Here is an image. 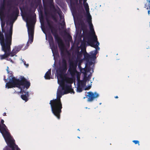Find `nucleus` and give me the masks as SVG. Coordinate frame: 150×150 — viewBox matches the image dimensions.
I'll return each instance as SVG.
<instances>
[{"instance_id": "f257e3e1", "label": "nucleus", "mask_w": 150, "mask_h": 150, "mask_svg": "<svg viewBox=\"0 0 150 150\" xmlns=\"http://www.w3.org/2000/svg\"><path fill=\"white\" fill-rule=\"evenodd\" d=\"M76 63H70L69 71L71 75V78L67 77L64 74V73L67 70L65 61H63L62 66L57 70L58 83L59 85L57 92V98L50 100V103L52 113L58 119H59L60 113L62 108L60 99L62 96L68 93H74L73 89L71 88V84L73 82L74 75L77 73L76 70Z\"/></svg>"}, {"instance_id": "f03ea898", "label": "nucleus", "mask_w": 150, "mask_h": 150, "mask_svg": "<svg viewBox=\"0 0 150 150\" xmlns=\"http://www.w3.org/2000/svg\"><path fill=\"white\" fill-rule=\"evenodd\" d=\"M7 67L6 70L8 74V77L7 80H9V82L6 83V88L8 89L15 87L18 88L20 90V92L22 93L21 98L25 102L27 101L28 100V93L24 92V90L25 88L26 89L28 88L30 86V83L22 76H21L20 79H16L13 76V72L9 71Z\"/></svg>"}, {"instance_id": "7ed1b4c3", "label": "nucleus", "mask_w": 150, "mask_h": 150, "mask_svg": "<svg viewBox=\"0 0 150 150\" xmlns=\"http://www.w3.org/2000/svg\"><path fill=\"white\" fill-rule=\"evenodd\" d=\"M86 0H83V5L86 10L87 16V21L89 24L90 30L93 42L91 43V45L96 49V50L91 51V54L93 56H95L97 54V50H99L100 48L98 46L99 45V42L97 41V38L95 34V32L93 28V25L91 23V17L89 13V8L88 4L86 3Z\"/></svg>"}, {"instance_id": "20e7f679", "label": "nucleus", "mask_w": 150, "mask_h": 150, "mask_svg": "<svg viewBox=\"0 0 150 150\" xmlns=\"http://www.w3.org/2000/svg\"><path fill=\"white\" fill-rule=\"evenodd\" d=\"M92 82L90 81L89 79L84 77L82 81H79L76 87L77 91L80 92L82 91V89L88 90L90 88Z\"/></svg>"}, {"instance_id": "39448f33", "label": "nucleus", "mask_w": 150, "mask_h": 150, "mask_svg": "<svg viewBox=\"0 0 150 150\" xmlns=\"http://www.w3.org/2000/svg\"><path fill=\"white\" fill-rule=\"evenodd\" d=\"M22 17L24 20L26 22L29 37L28 43H31L33 40L34 25L31 21L29 22L28 18H25V16H23Z\"/></svg>"}, {"instance_id": "423d86ee", "label": "nucleus", "mask_w": 150, "mask_h": 150, "mask_svg": "<svg viewBox=\"0 0 150 150\" xmlns=\"http://www.w3.org/2000/svg\"><path fill=\"white\" fill-rule=\"evenodd\" d=\"M88 95L87 96L89 97L88 99L87 100V101L89 102L93 101L94 99L98 97L99 95L96 92L93 93L92 92H88Z\"/></svg>"}, {"instance_id": "0eeeda50", "label": "nucleus", "mask_w": 150, "mask_h": 150, "mask_svg": "<svg viewBox=\"0 0 150 150\" xmlns=\"http://www.w3.org/2000/svg\"><path fill=\"white\" fill-rule=\"evenodd\" d=\"M50 41H51V42L50 41L49 42L50 46L52 50L53 55L54 56V53L56 52L55 47L54 46L53 44V43H52L53 40V38L52 37H50Z\"/></svg>"}, {"instance_id": "6e6552de", "label": "nucleus", "mask_w": 150, "mask_h": 150, "mask_svg": "<svg viewBox=\"0 0 150 150\" xmlns=\"http://www.w3.org/2000/svg\"><path fill=\"white\" fill-rule=\"evenodd\" d=\"M4 15L3 12L1 10H0V19L1 21V26L2 28V31L4 32L3 30V27L4 26L5 23L3 21Z\"/></svg>"}, {"instance_id": "1a4fd4ad", "label": "nucleus", "mask_w": 150, "mask_h": 150, "mask_svg": "<svg viewBox=\"0 0 150 150\" xmlns=\"http://www.w3.org/2000/svg\"><path fill=\"white\" fill-rule=\"evenodd\" d=\"M51 71V69H50L46 73L44 76L45 79H50Z\"/></svg>"}, {"instance_id": "9d476101", "label": "nucleus", "mask_w": 150, "mask_h": 150, "mask_svg": "<svg viewBox=\"0 0 150 150\" xmlns=\"http://www.w3.org/2000/svg\"><path fill=\"white\" fill-rule=\"evenodd\" d=\"M16 19V14H13L11 15L9 18L10 20L11 21H13V22Z\"/></svg>"}, {"instance_id": "9b49d317", "label": "nucleus", "mask_w": 150, "mask_h": 150, "mask_svg": "<svg viewBox=\"0 0 150 150\" xmlns=\"http://www.w3.org/2000/svg\"><path fill=\"white\" fill-rule=\"evenodd\" d=\"M135 144H138L139 145V142L137 140H133L132 141Z\"/></svg>"}, {"instance_id": "f8f14e48", "label": "nucleus", "mask_w": 150, "mask_h": 150, "mask_svg": "<svg viewBox=\"0 0 150 150\" xmlns=\"http://www.w3.org/2000/svg\"><path fill=\"white\" fill-rule=\"evenodd\" d=\"M41 28H42V30L43 31V32L45 34V35H46V39H47V37L46 34V33H45V32L44 29H43V27H42Z\"/></svg>"}, {"instance_id": "ddd939ff", "label": "nucleus", "mask_w": 150, "mask_h": 150, "mask_svg": "<svg viewBox=\"0 0 150 150\" xmlns=\"http://www.w3.org/2000/svg\"><path fill=\"white\" fill-rule=\"evenodd\" d=\"M22 61H23V63H24V65H25L26 66V67H28V64H25V62H24L23 61V60H22Z\"/></svg>"}, {"instance_id": "4468645a", "label": "nucleus", "mask_w": 150, "mask_h": 150, "mask_svg": "<svg viewBox=\"0 0 150 150\" xmlns=\"http://www.w3.org/2000/svg\"><path fill=\"white\" fill-rule=\"evenodd\" d=\"M3 131H2V129H1V125L0 124V131L1 133H3Z\"/></svg>"}, {"instance_id": "2eb2a0df", "label": "nucleus", "mask_w": 150, "mask_h": 150, "mask_svg": "<svg viewBox=\"0 0 150 150\" xmlns=\"http://www.w3.org/2000/svg\"><path fill=\"white\" fill-rule=\"evenodd\" d=\"M148 13L149 14H150V11H148Z\"/></svg>"}, {"instance_id": "dca6fc26", "label": "nucleus", "mask_w": 150, "mask_h": 150, "mask_svg": "<svg viewBox=\"0 0 150 150\" xmlns=\"http://www.w3.org/2000/svg\"><path fill=\"white\" fill-rule=\"evenodd\" d=\"M115 98H118V96H115Z\"/></svg>"}, {"instance_id": "f3484780", "label": "nucleus", "mask_w": 150, "mask_h": 150, "mask_svg": "<svg viewBox=\"0 0 150 150\" xmlns=\"http://www.w3.org/2000/svg\"><path fill=\"white\" fill-rule=\"evenodd\" d=\"M82 0H79V2H81L82 1Z\"/></svg>"}, {"instance_id": "a211bd4d", "label": "nucleus", "mask_w": 150, "mask_h": 150, "mask_svg": "<svg viewBox=\"0 0 150 150\" xmlns=\"http://www.w3.org/2000/svg\"><path fill=\"white\" fill-rule=\"evenodd\" d=\"M86 98V97H84L83 98V99H85V98Z\"/></svg>"}, {"instance_id": "6ab92c4d", "label": "nucleus", "mask_w": 150, "mask_h": 150, "mask_svg": "<svg viewBox=\"0 0 150 150\" xmlns=\"http://www.w3.org/2000/svg\"><path fill=\"white\" fill-rule=\"evenodd\" d=\"M4 80H6V79H5V78H4Z\"/></svg>"}, {"instance_id": "aec40b11", "label": "nucleus", "mask_w": 150, "mask_h": 150, "mask_svg": "<svg viewBox=\"0 0 150 150\" xmlns=\"http://www.w3.org/2000/svg\"><path fill=\"white\" fill-rule=\"evenodd\" d=\"M62 20H63V21H64V19H63Z\"/></svg>"}, {"instance_id": "412c9836", "label": "nucleus", "mask_w": 150, "mask_h": 150, "mask_svg": "<svg viewBox=\"0 0 150 150\" xmlns=\"http://www.w3.org/2000/svg\"><path fill=\"white\" fill-rule=\"evenodd\" d=\"M28 43H27V44H28ZM27 45H28V44H27Z\"/></svg>"}]
</instances>
